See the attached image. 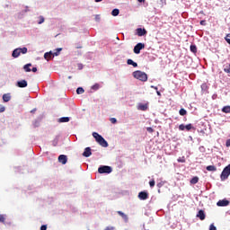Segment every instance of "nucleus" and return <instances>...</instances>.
Here are the masks:
<instances>
[{
  "label": "nucleus",
  "mask_w": 230,
  "mask_h": 230,
  "mask_svg": "<svg viewBox=\"0 0 230 230\" xmlns=\"http://www.w3.org/2000/svg\"><path fill=\"white\" fill-rule=\"evenodd\" d=\"M133 76L137 80H140V82H146V80H148V75L141 70L133 72Z\"/></svg>",
  "instance_id": "nucleus-1"
},
{
  "label": "nucleus",
  "mask_w": 230,
  "mask_h": 230,
  "mask_svg": "<svg viewBox=\"0 0 230 230\" xmlns=\"http://www.w3.org/2000/svg\"><path fill=\"white\" fill-rule=\"evenodd\" d=\"M93 137L97 141V143H99V145H101V146H103L104 148H107V146H109V143H107L105 141V138H103V137H102L97 132H93Z\"/></svg>",
  "instance_id": "nucleus-2"
},
{
  "label": "nucleus",
  "mask_w": 230,
  "mask_h": 230,
  "mask_svg": "<svg viewBox=\"0 0 230 230\" xmlns=\"http://www.w3.org/2000/svg\"><path fill=\"white\" fill-rule=\"evenodd\" d=\"M21 53L22 55H26V53H28V48L23 47V48H18L15 49L13 53H12V57L13 58H19V57H21Z\"/></svg>",
  "instance_id": "nucleus-3"
},
{
  "label": "nucleus",
  "mask_w": 230,
  "mask_h": 230,
  "mask_svg": "<svg viewBox=\"0 0 230 230\" xmlns=\"http://www.w3.org/2000/svg\"><path fill=\"white\" fill-rule=\"evenodd\" d=\"M230 175V164L224 168L223 172H221L220 179L221 181H226L229 179Z\"/></svg>",
  "instance_id": "nucleus-4"
},
{
  "label": "nucleus",
  "mask_w": 230,
  "mask_h": 230,
  "mask_svg": "<svg viewBox=\"0 0 230 230\" xmlns=\"http://www.w3.org/2000/svg\"><path fill=\"white\" fill-rule=\"evenodd\" d=\"M100 173H112V167L108 165H102L98 168Z\"/></svg>",
  "instance_id": "nucleus-5"
},
{
  "label": "nucleus",
  "mask_w": 230,
  "mask_h": 230,
  "mask_svg": "<svg viewBox=\"0 0 230 230\" xmlns=\"http://www.w3.org/2000/svg\"><path fill=\"white\" fill-rule=\"evenodd\" d=\"M141 49H145V45L144 43H137L135 47H134V53L136 55H139L141 53Z\"/></svg>",
  "instance_id": "nucleus-6"
},
{
  "label": "nucleus",
  "mask_w": 230,
  "mask_h": 230,
  "mask_svg": "<svg viewBox=\"0 0 230 230\" xmlns=\"http://www.w3.org/2000/svg\"><path fill=\"white\" fill-rule=\"evenodd\" d=\"M17 87L23 89L24 87H28V82L26 80L18 81L16 84Z\"/></svg>",
  "instance_id": "nucleus-7"
},
{
  "label": "nucleus",
  "mask_w": 230,
  "mask_h": 230,
  "mask_svg": "<svg viewBox=\"0 0 230 230\" xmlns=\"http://www.w3.org/2000/svg\"><path fill=\"white\" fill-rule=\"evenodd\" d=\"M138 199L140 200H146L148 199V193L146 191H140L138 193Z\"/></svg>",
  "instance_id": "nucleus-8"
},
{
  "label": "nucleus",
  "mask_w": 230,
  "mask_h": 230,
  "mask_svg": "<svg viewBox=\"0 0 230 230\" xmlns=\"http://www.w3.org/2000/svg\"><path fill=\"white\" fill-rule=\"evenodd\" d=\"M58 161H59V163H61V164H67V155H60L58 156Z\"/></svg>",
  "instance_id": "nucleus-9"
},
{
  "label": "nucleus",
  "mask_w": 230,
  "mask_h": 230,
  "mask_svg": "<svg viewBox=\"0 0 230 230\" xmlns=\"http://www.w3.org/2000/svg\"><path fill=\"white\" fill-rule=\"evenodd\" d=\"M228 204H229V200L221 199V200L217 201V206H218L219 208H224V207L227 206Z\"/></svg>",
  "instance_id": "nucleus-10"
},
{
  "label": "nucleus",
  "mask_w": 230,
  "mask_h": 230,
  "mask_svg": "<svg viewBox=\"0 0 230 230\" xmlns=\"http://www.w3.org/2000/svg\"><path fill=\"white\" fill-rule=\"evenodd\" d=\"M146 34V29H142V28H138L137 29V35L138 37H144V35Z\"/></svg>",
  "instance_id": "nucleus-11"
},
{
  "label": "nucleus",
  "mask_w": 230,
  "mask_h": 230,
  "mask_svg": "<svg viewBox=\"0 0 230 230\" xmlns=\"http://www.w3.org/2000/svg\"><path fill=\"white\" fill-rule=\"evenodd\" d=\"M92 155L91 147H86L83 153L84 157H91Z\"/></svg>",
  "instance_id": "nucleus-12"
},
{
  "label": "nucleus",
  "mask_w": 230,
  "mask_h": 230,
  "mask_svg": "<svg viewBox=\"0 0 230 230\" xmlns=\"http://www.w3.org/2000/svg\"><path fill=\"white\" fill-rule=\"evenodd\" d=\"M197 217L199 218V220H206V214L204 213V210H199L197 214Z\"/></svg>",
  "instance_id": "nucleus-13"
},
{
  "label": "nucleus",
  "mask_w": 230,
  "mask_h": 230,
  "mask_svg": "<svg viewBox=\"0 0 230 230\" xmlns=\"http://www.w3.org/2000/svg\"><path fill=\"white\" fill-rule=\"evenodd\" d=\"M118 215H119V217H121L123 218V220H125L126 222L128 221V217L127 216V214L123 213L122 211H117Z\"/></svg>",
  "instance_id": "nucleus-14"
},
{
  "label": "nucleus",
  "mask_w": 230,
  "mask_h": 230,
  "mask_svg": "<svg viewBox=\"0 0 230 230\" xmlns=\"http://www.w3.org/2000/svg\"><path fill=\"white\" fill-rule=\"evenodd\" d=\"M3 100L5 102H10V100H12V96H10V93H4L3 95Z\"/></svg>",
  "instance_id": "nucleus-15"
},
{
  "label": "nucleus",
  "mask_w": 230,
  "mask_h": 230,
  "mask_svg": "<svg viewBox=\"0 0 230 230\" xmlns=\"http://www.w3.org/2000/svg\"><path fill=\"white\" fill-rule=\"evenodd\" d=\"M128 66H133V67H137V63L134 62L132 59H128L127 60Z\"/></svg>",
  "instance_id": "nucleus-16"
},
{
  "label": "nucleus",
  "mask_w": 230,
  "mask_h": 230,
  "mask_svg": "<svg viewBox=\"0 0 230 230\" xmlns=\"http://www.w3.org/2000/svg\"><path fill=\"white\" fill-rule=\"evenodd\" d=\"M30 67H31V63H29V64H27V65H24L23 69H24V71H25L26 73H30V72L31 71V68H30Z\"/></svg>",
  "instance_id": "nucleus-17"
},
{
  "label": "nucleus",
  "mask_w": 230,
  "mask_h": 230,
  "mask_svg": "<svg viewBox=\"0 0 230 230\" xmlns=\"http://www.w3.org/2000/svg\"><path fill=\"white\" fill-rule=\"evenodd\" d=\"M208 89H209V87L208 86V84L204 83V84H201L202 93H208Z\"/></svg>",
  "instance_id": "nucleus-18"
},
{
  "label": "nucleus",
  "mask_w": 230,
  "mask_h": 230,
  "mask_svg": "<svg viewBox=\"0 0 230 230\" xmlns=\"http://www.w3.org/2000/svg\"><path fill=\"white\" fill-rule=\"evenodd\" d=\"M69 119H70L69 117H63V118L59 119V122L60 123H68Z\"/></svg>",
  "instance_id": "nucleus-19"
},
{
  "label": "nucleus",
  "mask_w": 230,
  "mask_h": 230,
  "mask_svg": "<svg viewBox=\"0 0 230 230\" xmlns=\"http://www.w3.org/2000/svg\"><path fill=\"white\" fill-rule=\"evenodd\" d=\"M208 172H217V167L215 165L207 166Z\"/></svg>",
  "instance_id": "nucleus-20"
},
{
  "label": "nucleus",
  "mask_w": 230,
  "mask_h": 230,
  "mask_svg": "<svg viewBox=\"0 0 230 230\" xmlns=\"http://www.w3.org/2000/svg\"><path fill=\"white\" fill-rule=\"evenodd\" d=\"M111 15H113V17H118V15H119V9H113Z\"/></svg>",
  "instance_id": "nucleus-21"
},
{
  "label": "nucleus",
  "mask_w": 230,
  "mask_h": 230,
  "mask_svg": "<svg viewBox=\"0 0 230 230\" xmlns=\"http://www.w3.org/2000/svg\"><path fill=\"white\" fill-rule=\"evenodd\" d=\"M222 112H225V114H229L230 113V106L223 107Z\"/></svg>",
  "instance_id": "nucleus-22"
},
{
  "label": "nucleus",
  "mask_w": 230,
  "mask_h": 230,
  "mask_svg": "<svg viewBox=\"0 0 230 230\" xmlns=\"http://www.w3.org/2000/svg\"><path fill=\"white\" fill-rule=\"evenodd\" d=\"M51 55H53V53H51V52H46V53L44 54V58H45L46 60H49V58H51Z\"/></svg>",
  "instance_id": "nucleus-23"
},
{
  "label": "nucleus",
  "mask_w": 230,
  "mask_h": 230,
  "mask_svg": "<svg viewBox=\"0 0 230 230\" xmlns=\"http://www.w3.org/2000/svg\"><path fill=\"white\" fill-rule=\"evenodd\" d=\"M224 71L225 73H230V64H226L224 66Z\"/></svg>",
  "instance_id": "nucleus-24"
},
{
  "label": "nucleus",
  "mask_w": 230,
  "mask_h": 230,
  "mask_svg": "<svg viewBox=\"0 0 230 230\" xmlns=\"http://www.w3.org/2000/svg\"><path fill=\"white\" fill-rule=\"evenodd\" d=\"M91 89H92L93 91H98V89H100V84H98V83L94 84L91 87Z\"/></svg>",
  "instance_id": "nucleus-25"
},
{
  "label": "nucleus",
  "mask_w": 230,
  "mask_h": 230,
  "mask_svg": "<svg viewBox=\"0 0 230 230\" xmlns=\"http://www.w3.org/2000/svg\"><path fill=\"white\" fill-rule=\"evenodd\" d=\"M180 116H186L188 111H186L183 108H181L179 111Z\"/></svg>",
  "instance_id": "nucleus-26"
},
{
  "label": "nucleus",
  "mask_w": 230,
  "mask_h": 230,
  "mask_svg": "<svg viewBox=\"0 0 230 230\" xmlns=\"http://www.w3.org/2000/svg\"><path fill=\"white\" fill-rule=\"evenodd\" d=\"M199 182V177L195 176L190 180V184H197Z\"/></svg>",
  "instance_id": "nucleus-27"
},
{
  "label": "nucleus",
  "mask_w": 230,
  "mask_h": 230,
  "mask_svg": "<svg viewBox=\"0 0 230 230\" xmlns=\"http://www.w3.org/2000/svg\"><path fill=\"white\" fill-rule=\"evenodd\" d=\"M76 93H77V94H84V93H85V90H84V88H82V87H78L76 89Z\"/></svg>",
  "instance_id": "nucleus-28"
},
{
  "label": "nucleus",
  "mask_w": 230,
  "mask_h": 230,
  "mask_svg": "<svg viewBox=\"0 0 230 230\" xmlns=\"http://www.w3.org/2000/svg\"><path fill=\"white\" fill-rule=\"evenodd\" d=\"M62 50V48L57 49L56 52H54L52 55L53 57H58L60 55V51Z\"/></svg>",
  "instance_id": "nucleus-29"
},
{
  "label": "nucleus",
  "mask_w": 230,
  "mask_h": 230,
  "mask_svg": "<svg viewBox=\"0 0 230 230\" xmlns=\"http://www.w3.org/2000/svg\"><path fill=\"white\" fill-rule=\"evenodd\" d=\"M138 109L140 111H146V109H148V106H146V104H140Z\"/></svg>",
  "instance_id": "nucleus-30"
},
{
  "label": "nucleus",
  "mask_w": 230,
  "mask_h": 230,
  "mask_svg": "<svg viewBox=\"0 0 230 230\" xmlns=\"http://www.w3.org/2000/svg\"><path fill=\"white\" fill-rule=\"evenodd\" d=\"M190 51L192 53H197V46L196 45H190Z\"/></svg>",
  "instance_id": "nucleus-31"
},
{
  "label": "nucleus",
  "mask_w": 230,
  "mask_h": 230,
  "mask_svg": "<svg viewBox=\"0 0 230 230\" xmlns=\"http://www.w3.org/2000/svg\"><path fill=\"white\" fill-rule=\"evenodd\" d=\"M191 128H194L192 124H187L185 126V130L190 131V130H191Z\"/></svg>",
  "instance_id": "nucleus-32"
},
{
  "label": "nucleus",
  "mask_w": 230,
  "mask_h": 230,
  "mask_svg": "<svg viewBox=\"0 0 230 230\" xmlns=\"http://www.w3.org/2000/svg\"><path fill=\"white\" fill-rule=\"evenodd\" d=\"M225 40L227 42V44H230V33L226 34Z\"/></svg>",
  "instance_id": "nucleus-33"
},
{
  "label": "nucleus",
  "mask_w": 230,
  "mask_h": 230,
  "mask_svg": "<svg viewBox=\"0 0 230 230\" xmlns=\"http://www.w3.org/2000/svg\"><path fill=\"white\" fill-rule=\"evenodd\" d=\"M178 163H186V158L184 156L178 158Z\"/></svg>",
  "instance_id": "nucleus-34"
},
{
  "label": "nucleus",
  "mask_w": 230,
  "mask_h": 230,
  "mask_svg": "<svg viewBox=\"0 0 230 230\" xmlns=\"http://www.w3.org/2000/svg\"><path fill=\"white\" fill-rule=\"evenodd\" d=\"M149 186H150V188H154V186H155V180H151L149 181Z\"/></svg>",
  "instance_id": "nucleus-35"
},
{
  "label": "nucleus",
  "mask_w": 230,
  "mask_h": 230,
  "mask_svg": "<svg viewBox=\"0 0 230 230\" xmlns=\"http://www.w3.org/2000/svg\"><path fill=\"white\" fill-rule=\"evenodd\" d=\"M110 121H111V123H112L113 125L116 124V123H118V119H116V118H111V119H110Z\"/></svg>",
  "instance_id": "nucleus-36"
},
{
  "label": "nucleus",
  "mask_w": 230,
  "mask_h": 230,
  "mask_svg": "<svg viewBox=\"0 0 230 230\" xmlns=\"http://www.w3.org/2000/svg\"><path fill=\"white\" fill-rule=\"evenodd\" d=\"M179 130H186V126L184 124H181L179 126Z\"/></svg>",
  "instance_id": "nucleus-37"
},
{
  "label": "nucleus",
  "mask_w": 230,
  "mask_h": 230,
  "mask_svg": "<svg viewBox=\"0 0 230 230\" xmlns=\"http://www.w3.org/2000/svg\"><path fill=\"white\" fill-rule=\"evenodd\" d=\"M4 220H6V218L4 217V216L0 215V222H2L3 224H4Z\"/></svg>",
  "instance_id": "nucleus-38"
},
{
  "label": "nucleus",
  "mask_w": 230,
  "mask_h": 230,
  "mask_svg": "<svg viewBox=\"0 0 230 230\" xmlns=\"http://www.w3.org/2000/svg\"><path fill=\"white\" fill-rule=\"evenodd\" d=\"M209 230H217V226H215L214 224H211V225L209 226Z\"/></svg>",
  "instance_id": "nucleus-39"
},
{
  "label": "nucleus",
  "mask_w": 230,
  "mask_h": 230,
  "mask_svg": "<svg viewBox=\"0 0 230 230\" xmlns=\"http://www.w3.org/2000/svg\"><path fill=\"white\" fill-rule=\"evenodd\" d=\"M4 111H6V108H4L3 105H0V112H4Z\"/></svg>",
  "instance_id": "nucleus-40"
},
{
  "label": "nucleus",
  "mask_w": 230,
  "mask_h": 230,
  "mask_svg": "<svg viewBox=\"0 0 230 230\" xmlns=\"http://www.w3.org/2000/svg\"><path fill=\"white\" fill-rule=\"evenodd\" d=\"M44 22V18L42 16L40 17V22H38V24H42Z\"/></svg>",
  "instance_id": "nucleus-41"
},
{
  "label": "nucleus",
  "mask_w": 230,
  "mask_h": 230,
  "mask_svg": "<svg viewBox=\"0 0 230 230\" xmlns=\"http://www.w3.org/2000/svg\"><path fill=\"white\" fill-rule=\"evenodd\" d=\"M47 229H48V226H46V225H42L40 226V230H47Z\"/></svg>",
  "instance_id": "nucleus-42"
},
{
  "label": "nucleus",
  "mask_w": 230,
  "mask_h": 230,
  "mask_svg": "<svg viewBox=\"0 0 230 230\" xmlns=\"http://www.w3.org/2000/svg\"><path fill=\"white\" fill-rule=\"evenodd\" d=\"M199 24H200L201 26H206V21H205V20H201L200 22H199Z\"/></svg>",
  "instance_id": "nucleus-43"
},
{
  "label": "nucleus",
  "mask_w": 230,
  "mask_h": 230,
  "mask_svg": "<svg viewBox=\"0 0 230 230\" xmlns=\"http://www.w3.org/2000/svg\"><path fill=\"white\" fill-rule=\"evenodd\" d=\"M146 130H147V132H150V134H152V132H154V128H146Z\"/></svg>",
  "instance_id": "nucleus-44"
},
{
  "label": "nucleus",
  "mask_w": 230,
  "mask_h": 230,
  "mask_svg": "<svg viewBox=\"0 0 230 230\" xmlns=\"http://www.w3.org/2000/svg\"><path fill=\"white\" fill-rule=\"evenodd\" d=\"M114 226H107L104 230H113Z\"/></svg>",
  "instance_id": "nucleus-45"
},
{
  "label": "nucleus",
  "mask_w": 230,
  "mask_h": 230,
  "mask_svg": "<svg viewBox=\"0 0 230 230\" xmlns=\"http://www.w3.org/2000/svg\"><path fill=\"white\" fill-rule=\"evenodd\" d=\"M58 144V140H53V145H54V146H57V145Z\"/></svg>",
  "instance_id": "nucleus-46"
},
{
  "label": "nucleus",
  "mask_w": 230,
  "mask_h": 230,
  "mask_svg": "<svg viewBox=\"0 0 230 230\" xmlns=\"http://www.w3.org/2000/svg\"><path fill=\"white\" fill-rule=\"evenodd\" d=\"M226 146H230V138L226 140Z\"/></svg>",
  "instance_id": "nucleus-47"
},
{
  "label": "nucleus",
  "mask_w": 230,
  "mask_h": 230,
  "mask_svg": "<svg viewBox=\"0 0 230 230\" xmlns=\"http://www.w3.org/2000/svg\"><path fill=\"white\" fill-rule=\"evenodd\" d=\"M31 71L32 73H37V67H32Z\"/></svg>",
  "instance_id": "nucleus-48"
},
{
  "label": "nucleus",
  "mask_w": 230,
  "mask_h": 230,
  "mask_svg": "<svg viewBox=\"0 0 230 230\" xmlns=\"http://www.w3.org/2000/svg\"><path fill=\"white\" fill-rule=\"evenodd\" d=\"M156 94H157L158 96H161V92L156 91Z\"/></svg>",
  "instance_id": "nucleus-49"
},
{
  "label": "nucleus",
  "mask_w": 230,
  "mask_h": 230,
  "mask_svg": "<svg viewBox=\"0 0 230 230\" xmlns=\"http://www.w3.org/2000/svg\"><path fill=\"white\" fill-rule=\"evenodd\" d=\"M102 0H95V3H102Z\"/></svg>",
  "instance_id": "nucleus-50"
},
{
  "label": "nucleus",
  "mask_w": 230,
  "mask_h": 230,
  "mask_svg": "<svg viewBox=\"0 0 230 230\" xmlns=\"http://www.w3.org/2000/svg\"><path fill=\"white\" fill-rule=\"evenodd\" d=\"M138 3H145V0H137Z\"/></svg>",
  "instance_id": "nucleus-51"
},
{
  "label": "nucleus",
  "mask_w": 230,
  "mask_h": 230,
  "mask_svg": "<svg viewBox=\"0 0 230 230\" xmlns=\"http://www.w3.org/2000/svg\"><path fill=\"white\" fill-rule=\"evenodd\" d=\"M71 78H73V76L69 75V76H68V79L71 80Z\"/></svg>",
  "instance_id": "nucleus-52"
},
{
  "label": "nucleus",
  "mask_w": 230,
  "mask_h": 230,
  "mask_svg": "<svg viewBox=\"0 0 230 230\" xmlns=\"http://www.w3.org/2000/svg\"><path fill=\"white\" fill-rule=\"evenodd\" d=\"M164 4H166V0H164Z\"/></svg>",
  "instance_id": "nucleus-53"
},
{
  "label": "nucleus",
  "mask_w": 230,
  "mask_h": 230,
  "mask_svg": "<svg viewBox=\"0 0 230 230\" xmlns=\"http://www.w3.org/2000/svg\"><path fill=\"white\" fill-rule=\"evenodd\" d=\"M199 13H204V11H200Z\"/></svg>",
  "instance_id": "nucleus-54"
},
{
  "label": "nucleus",
  "mask_w": 230,
  "mask_h": 230,
  "mask_svg": "<svg viewBox=\"0 0 230 230\" xmlns=\"http://www.w3.org/2000/svg\"><path fill=\"white\" fill-rule=\"evenodd\" d=\"M156 91H157V87L155 86V87H154Z\"/></svg>",
  "instance_id": "nucleus-55"
}]
</instances>
